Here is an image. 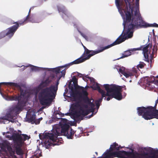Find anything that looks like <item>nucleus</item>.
<instances>
[{
  "label": "nucleus",
  "instance_id": "nucleus-1",
  "mask_svg": "<svg viewBox=\"0 0 158 158\" xmlns=\"http://www.w3.org/2000/svg\"><path fill=\"white\" fill-rule=\"evenodd\" d=\"M132 10L130 12V19L128 20L126 19L125 23L123 24H128V31L122 37V39L124 40V41L128 38H131L133 36V30L134 29H138L141 28H146L148 27H158V24L156 23L153 24H149L144 21L139 12V11H136L135 15L133 16L132 19H131V14Z\"/></svg>",
  "mask_w": 158,
  "mask_h": 158
},
{
  "label": "nucleus",
  "instance_id": "nucleus-2",
  "mask_svg": "<svg viewBox=\"0 0 158 158\" xmlns=\"http://www.w3.org/2000/svg\"><path fill=\"white\" fill-rule=\"evenodd\" d=\"M121 35H120L117 40L112 44L105 47H100L99 49L94 51L89 50L86 48H85V52L81 56L70 63V64L73 65L74 64H77L81 63L85 61L86 60H88L92 56L95 54L102 52L104 50L108 49L111 47L119 44L124 41L123 39H122Z\"/></svg>",
  "mask_w": 158,
  "mask_h": 158
},
{
  "label": "nucleus",
  "instance_id": "nucleus-3",
  "mask_svg": "<svg viewBox=\"0 0 158 158\" xmlns=\"http://www.w3.org/2000/svg\"><path fill=\"white\" fill-rule=\"evenodd\" d=\"M121 35H120L117 40L112 44L105 47H100L99 49L94 51L89 50L86 48H85V52L81 56L70 63V64L73 65L74 64H77L81 63L85 61L86 60H88L92 56L95 54L102 52L104 50L108 49L111 47L119 44L124 41L123 39H122Z\"/></svg>",
  "mask_w": 158,
  "mask_h": 158
},
{
  "label": "nucleus",
  "instance_id": "nucleus-4",
  "mask_svg": "<svg viewBox=\"0 0 158 158\" xmlns=\"http://www.w3.org/2000/svg\"><path fill=\"white\" fill-rule=\"evenodd\" d=\"M66 73V69H64L61 72V75L57 77L56 85H51L49 87H47L42 90L40 93V98L44 101H47L49 97H55L58 89V86L59 83V81L62 77H64Z\"/></svg>",
  "mask_w": 158,
  "mask_h": 158
},
{
  "label": "nucleus",
  "instance_id": "nucleus-5",
  "mask_svg": "<svg viewBox=\"0 0 158 158\" xmlns=\"http://www.w3.org/2000/svg\"><path fill=\"white\" fill-rule=\"evenodd\" d=\"M52 133L46 132L41 135H39L40 139H43L44 141L43 146L46 148H48L52 145L51 142H53L56 141L57 137L60 134V130L58 129H53Z\"/></svg>",
  "mask_w": 158,
  "mask_h": 158
},
{
  "label": "nucleus",
  "instance_id": "nucleus-6",
  "mask_svg": "<svg viewBox=\"0 0 158 158\" xmlns=\"http://www.w3.org/2000/svg\"><path fill=\"white\" fill-rule=\"evenodd\" d=\"M104 87L106 90H107L108 92L110 91L112 93V96L115 99L120 100L123 98L122 95L121 94L122 87L115 84H111L109 85L108 84H104Z\"/></svg>",
  "mask_w": 158,
  "mask_h": 158
},
{
  "label": "nucleus",
  "instance_id": "nucleus-7",
  "mask_svg": "<svg viewBox=\"0 0 158 158\" xmlns=\"http://www.w3.org/2000/svg\"><path fill=\"white\" fill-rule=\"evenodd\" d=\"M158 103V98L156 100L154 106H148L146 107L142 106L137 108V112L139 116H142L144 118L145 116H152V114L157 112L156 106Z\"/></svg>",
  "mask_w": 158,
  "mask_h": 158
},
{
  "label": "nucleus",
  "instance_id": "nucleus-8",
  "mask_svg": "<svg viewBox=\"0 0 158 158\" xmlns=\"http://www.w3.org/2000/svg\"><path fill=\"white\" fill-rule=\"evenodd\" d=\"M15 24L12 26L3 30L0 32V39L3 38L6 36L9 38H11L14 35L15 31L18 28L19 25L18 22H14L13 21L12 24Z\"/></svg>",
  "mask_w": 158,
  "mask_h": 158
},
{
  "label": "nucleus",
  "instance_id": "nucleus-9",
  "mask_svg": "<svg viewBox=\"0 0 158 158\" xmlns=\"http://www.w3.org/2000/svg\"><path fill=\"white\" fill-rule=\"evenodd\" d=\"M52 80H50L49 79H47L44 81H42L38 86V89L39 90V92L38 94V97L40 103L43 105H46L48 104L51 100V98L49 97V99L47 101H44L42 99L40 96V93L42 90L44 88L48 87L49 84L52 82Z\"/></svg>",
  "mask_w": 158,
  "mask_h": 158
},
{
  "label": "nucleus",
  "instance_id": "nucleus-10",
  "mask_svg": "<svg viewBox=\"0 0 158 158\" xmlns=\"http://www.w3.org/2000/svg\"><path fill=\"white\" fill-rule=\"evenodd\" d=\"M69 126L67 124H63L61 126L60 129V128H56L55 129H58L60 130L59 135H63L67 136L69 139H72L74 135V131L72 129H69Z\"/></svg>",
  "mask_w": 158,
  "mask_h": 158
},
{
  "label": "nucleus",
  "instance_id": "nucleus-11",
  "mask_svg": "<svg viewBox=\"0 0 158 158\" xmlns=\"http://www.w3.org/2000/svg\"><path fill=\"white\" fill-rule=\"evenodd\" d=\"M125 3L126 4V5L124 4V2H123L122 1L120 2V3L121 4V8L119 9H118V8H117L118 10L121 13L120 11H122V10H123L124 13H125V18H124V22L123 23V25L124 26V30L123 32V33H122L121 35V37H123V35H124V34L127 32L128 31V24H125V25L124 26V23H125V20L126 19V13H127V11H129V5L128 3H127V9L126 8V2H125ZM117 8H118L117 7ZM122 13H123V12H122Z\"/></svg>",
  "mask_w": 158,
  "mask_h": 158
},
{
  "label": "nucleus",
  "instance_id": "nucleus-12",
  "mask_svg": "<svg viewBox=\"0 0 158 158\" xmlns=\"http://www.w3.org/2000/svg\"><path fill=\"white\" fill-rule=\"evenodd\" d=\"M31 12V8L29 10L27 15L23 20H21L17 22L19 25H24L27 23L28 22L32 23H39L42 21V19L40 17H36L34 19L31 17H30Z\"/></svg>",
  "mask_w": 158,
  "mask_h": 158
},
{
  "label": "nucleus",
  "instance_id": "nucleus-13",
  "mask_svg": "<svg viewBox=\"0 0 158 158\" xmlns=\"http://www.w3.org/2000/svg\"><path fill=\"white\" fill-rule=\"evenodd\" d=\"M18 85L17 86H15L17 88L20 92V95L19 96H10L9 97V99L10 100L13 101H18L20 100L21 98L26 97L27 95V94H28V92L27 90H23L21 88L20 85H19L17 83Z\"/></svg>",
  "mask_w": 158,
  "mask_h": 158
},
{
  "label": "nucleus",
  "instance_id": "nucleus-14",
  "mask_svg": "<svg viewBox=\"0 0 158 158\" xmlns=\"http://www.w3.org/2000/svg\"><path fill=\"white\" fill-rule=\"evenodd\" d=\"M113 155H116L118 157H120L123 156H125L131 158H135V154L130 152H126L124 151H119L117 152H114L112 153Z\"/></svg>",
  "mask_w": 158,
  "mask_h": 158
},
{
  "label": "nucleus",
  "instance_id": "nucleus-15",
  "mask_svg": "<svg viewBox=\"0 0 158 158\" xmlns=\"http://www.w3.org/2000/svg\"><path fill=\"white\" fill-rule=\"evenodd\" d=\"M11 139L13 141L15 145H21L23 143L22 135L18 133L13 134Z\"/></svg>",
  "mask_w": 158,
  "mask_h": 158
},
{
  "label": "nucleus",
  "instance_id": "nucleus-16",
  "mask_svg": "<svg viewBox=\"0 0 158 158\" xmlns=\"http://www.w3.org/2000/svg\"><path fill=\"white\" fill-rule=\"evenodd\" d=\"M27 95L26 97L24 98L22 97L20 100H18V102L15 107V109H16L17 111H21L23 107L25 106L26 103L25 101V99L27 97L29 96V94H27Z\"/></svg>",
  "mask_w": 158,
  "mask_h": 158
},
{
  "label": "nucleus",
  "instance_id": "nucleus-17",
  "mask_svg": "<svg viewBox=\"0 0 158 158\" xmlns=\"http://www.w3.org/2000/svg\"><path fill=\"white\" fill-rule=\"evenodd\" d=\"M14 110H10L5 116L1 117V118L2 120H6L11 122H14Z\"/></svg>",
  "mask_w": 158,
  "mask_h": 158
},
{
  "label": "nucleus",
  "instance_id": "nucleus-18",
  "mask_svg": "<svg viewBox=\"0 0 158 158\" xmlns=\"http://www.w3.org/2000/svg\"><path fill=\"white\" fill-rule=\"evenodd\" d=\"M152 45L148 44L145 46V45L142 46V50L143 54V56L145 58V60L147 61H149V55H148V48H152Z\"/></svg>",
  "mask_w": 158,
  "mask_h": 158
},
{
  "label": "nucleus",
  "instance_id": "nucleus-19",
  "mask_svg": "<svg viewBox=\"0 0 158 158\" xmlns=\"http://www.w3.org/2000/svg\"><path fill=\"white\" fill-rule=\"evenodd\" d=\"M11 144L8 141H5L2 144V147L6 148L9 153L11 155L14 154L15 153V151L11 147Z\"/></svg>",
  "mask_w": 158,
  "mask_h": 158
},
{
  "label": "nucleus",
  "instance_id": "nucleus-20",
  "mask_svg": "<svg viewBox=\"0 0 158 158\" xmlns=\"http://www.w3.org/2000/svg\"><path fill=\"white\" fill-rule=\"evenodd\" d=\"M70 63L67 64H66L64 66H61L58 67H56L55 68H51L49 70V71H51L53 73H55L56 74V76L58 77V74L60 73H61V68H64V67L68 68L70 66L72 65H70Z\"/></svg>",
  "mask_w": 158,
  "mask_h": 158
},
{
  "label": "nucleus",
  "instance_id": "nucleus-21",
  "mask_svg": "<svg viewBox=\"0 0 158 158\" xmlns=\"http://www.w3.org/2000/svg\"><path fill=\"white\" fill-rule=\"evenodd\" d=\"M123 148L121 147L120 146H118V145L116 143H114L113 144L111 145L110 148V151H112L114 150H118L120 148Z\"/></svg>",
  "mask_w": 158,
  "mask_h": 158
},
{
  "label": "nucleus",
  "instance_id": "nucleus-22",
  "mask_svg": "<svg viewBox=\"0 0 158 158\" xmlns=\"http://www.w3.org/2000/svg\"><path fill=\"white\" fill-rule=\"evenodd\" d=\"M15 147V151L16 154L18 155H20L23 154V151L21 148L22 144L21 145H16Z\"/></svg>",
  "mask_w": 158,
  "mask_h": 158
},
{
  "label": "nucleus",
  "instance_id": "nucleus-23",
  "mask_svg": "<svg viewBox=\"0 0 158 158\" xmlns=\"http://www.w3.org/2000/svg\"><path fill=\"white\" fill-rule=\"evenodd\" d=\"M152 116H145L144 119L146 120H150L154 118L158 119V110H157V112H155V113L152 114Z\"/></svg>",
  "mask_w": 158,
  "mask_h": 158
},
{
  "label": "nucleus",
  "instance_id": "nucleus-24",
  "mask_svg": "<svg viewBox=\"0 0 158 158\" xmlns=\"http://www.w3.org/2000/svg\"><path fill=\"white\" fill-rule=\"evenodd\" d=\"M131 1V0H130V1ZM136 1V10L134 11V14H133V8L132 7H131V9L132 10V13L131 14V19H132L133 16L135 14V12L136 11H139V0H135ZM130 4L131 3H130Z\"/></svg>",
  "mask_w": 158,
  "mask_h": 158
},
{
  "label": "nucleus",
  "instance_id": "nucleus-25",
  "mask_svg": "<svg viewBox=\"0 0 158 158\" xmlns=\"http://www.w3.org/2000/svg\"><path fill=\"white\" fill-rule=\"evenodd\" d=\"M130 50H127L124 52V53L122 54V56L119 58H118L117 60H119L120 59L123 58L125 57H127L131 55V52Z\"/></svg>",
  "mask_w": 158,
  "mask_h": 158
},
{
  "label": "nucleus",
  "instance_id": "nucleus-26",
  "mask_svg": "<svg viewBox=\"0 0 158 158\" xmlns=\"http://www.w3.org/2000/svg\"><path fill=\"white\" fill-rule=\"evenodd\" d=\"M81 115L79 111L75 112L73 114L74 117L75 118V120L79 121H81L82 119V118H80Z\"/></svg>",
  "mask_w": 158,
  "mask_h": 158
},
{
  "label": "nucleus",
  "instance_id": "nucleus-27",
  "mask_svg": "<svg viewBox=\"0 0 158 158\" xmlns=\"http://www.w3.org/2000/svg\"><path fill=\"white\" fill-rule=\"evenodd\" d=\"M107 90H106L107 91L106 93V92L103 90H102V91L100 93V94H101L102 96V98L105 97V98L104 99V100H106V96H110V94H109L111 93L110 91L108 92V89Z\"/></svg>",
  "mask_w": 158,
  "mask_h": 158
},
{
  "label": "nucleus",
  "instance_id": "nucleus-28",
  "mask_svg": "<svg viewBox=\"0 0 158 158\" xmlns=\"http://www.w3.org/2000/svg\"><path fill=\"white\" fill-rule=\"evenodd\" d=\"M36 115L34 114L31 115L29 118H28V120L29 122H31L32 124H34L35 123V120Z\"/></svg>",
  "mask_w": 158,
  "mask_h": 158
},
{
  "label": "nucleus",
  "instance_id": "nucleus-29",
  "mask_svg": "<svg viewBox=\"0 0 158 158\" xmlns=\"http://www.w3.org/2000/svg\"><path fill=\"white\" fill-rule=\"evenodd\" d=\"M134 73L132 71H127L123 75L125 77L127 78H128L129 77L133 76L134 75Z\"/></svg>",
  "mask_w": 158,
  "mask_h": 158
},
{
  "label": "nucleus",
  "instance_id": "nucleus-30",
  "mask_svg": "<svg viewBox=\"0 0 158 158\" xmlns=\"http://www.w3.org/2000/svg\"><path fill=\"white\" fill-rule=\"evenodd\" d=\"M145 65H146V64L144 63L140 62L139 64L137 66V67L138 69L139 68L143 69L144 68Z\"/></svg>",
  "mask_w": 158,
  "mask_h": 158
},
{
  "label": "nucleus",
  "instance_id": "nucleus-31",
  "mask_svg": "<svg viewBox=\"0 0 158 158\" xmlns=\"http://www.w3.org/2000/svg\"><path fill=\"white\" fill-rule=\"evenodd\" d=\"M82 98L83 101L85 103L89 104L91 102V100L88 97H82Z\"/></svg>",
  "mask_w": 158,
  "mask_h": 158
},
{
  "label": "nucleus",
  "instance_id": "nucleus-32",
  "mask_svg": "<svg viewBox=\"0 0 158 158\" xmlns=\"http://www.w3.org/2000/svg\"><path fill=\"white\" fill-rule=\"evenodd\" d=\"M82 133V131L80 129H78L75 132H74V134H75L76 136L79 137V136H81V135H80V134Z\"/></svg>",
  "mask_w": 158,
  "mask_h": 158
},
{
  "label": "nucleus",
  "instance_id": "nucleus-33",
  "mask_svg": "<svg viewBox=\"0 0 158 158\" xmlns=\"http://www.w3.org/2000/svg\"><path fill=\"white\" fill-rule=\"evenodd\" d=\"M95 89L98 90L100 93L103 90L101 89L99 84L98 83H96V85Z\"/></svg>",
  "mask_w": 158,
  "mask_h": 158
},
{
  "label": "nucleus",
  "instance_id": "nucleus-34",
  "mask_svg": "<svg viewBox=\"0 0 158 158\" xmlns=\"http://www.w3.org/2000/svg\"><path fill=\"white\" fill-rule=\"evenodd\" d=\"M74 87H75V89H78L79 90H81L82 91H83V90H84L85 88L84 87L80 86L79 85H78L77 84V85H76Z\"/></svg>",
  "mask_w": 158,
  "mask_h": 158
},
{
  "label": "nucleus",
  "instance_id": "nucleus-35",
  "mask_svg": "<svg viewBox=\"0 0 158 158\" xmlns=\"http://www.w3.org/2000/svg\"><path fill=\"white\" fill-rule=\"evenodd\" d=\"M73 83L74 84V86H75L77 84V79L76 78L75 76H74L73 78Z\"/></svg>",
  "mask_w": 158,
  "mask_h": 158
},
{
  "label": "nucleus",
  "instance_id": "nucleus-36",
  "mask_svg": "<svg viewBox=\"0 0 158 158\" xmlns=\"http://www.w3.org/2000/svg\"><path fill=\"white\" fill-rule=\"evenodd\" d=\"M31 69L32 71H37L39 70V68L37 67L34 66L33 65H31Z\"/></svg>",
  "mask_w": 158,
  "mask_h": 158
},
{
  "label": "nucleus",
  "instance_id": "nucleus-37",
  "mask_svg": "<svg viewBox=\"0 0 158 158\" xmlns=\"http://www.w3.org/2000/svg\"><path fill=\"white\" fill-rule=\"evenodd\" d=\"M79 111L80 112L81 115L85 116V110H84L83 109L81 108L80 109Z\"/></svg>",
  "mask_w": 158,
  "mask_h": 158
},
{
  "label": "nucleus",
  "instance_id": "nucleus-38",
  "mask_svg": "<svg viewBox=\"0 0 158 158\" xmlns=\"http://www.w3.org/2000/svg\"><path fill=\"white\" fill-rule=\"evenodd\" d=\"M82 95H83L82 98L88 97V93L86 90H84L82 91Z\"/></svg>",
  "mask_w": 158,
  "mask_h": 158
},
{
  "label": "nucleus",
  "instance_id": "nucleus-39",
  "mask_svg": "<svg viewBox=\"0 0 158 158\" xmlns=\"http://www.w3.org/2000/svg\"><path fill=\"white\" fill-rule=\"evenodd\" d=\"M78 32H79V33L81 34V35L86 40H87L88 39V36L85 34L82 33V32H81L79 30H78Z\"/></svg>",
  "mask_w": 158,
  "mask_h": 158
},
{
  "label": "nucleus",
  "instance_id": "nucleus-40",
  "mask_svg": "<svg viewBox=\"0 0 158 158\" xmlns=\"http://www.w3.org/2000/svg\"><path fill=\"white\" fill-rule=\"evenodd\" d=\"M157 50L158 48L157 46L156 45H154L152 53H154L156 52H157Z\"/></svg>",
  "mask_w": 158,
  "mask_h": 158
},
{
  "label": "nucleus",
  "instance_id": "nucleus-41",
  "mask_svg": "<svg viewBox=\"0 0 158 158\" xmlns=\"http://www.w3.org/2000/svg\"><path fill=\"white\" fill-rule=\"evenodd\" d=\"M22 136L23 137V142H24V141H25L27 139V137L28 136L26 134H22Z\"/></svg>",
  "mask_w": 158,
  "mask_h": 158
},
{
  "label": "nucleus",
  "instance_id": "nucleus-42",
  "mask_svg": "<svg viewBox=\"0 0 158 158\" xmlns=\"http://www.w3.org/2000/svg\"><path fill=\"white\" fill-rule=\"evenodd\" d=\"M77 95L76 93L74 91H72L70 94V95L73 98H75L76 97Z\"/></svg>",
  "mask_w": 158,
  "mask_h": 158
},
{
  "label": "nucleus",
  "instance_id": "nucleus-43",
  "mask_svg": "<svg viewBox=\"0 0 158 158\" xmlns=\"http://www.w3.org/2000/svg\"><path fill=\"white\" fill-rule=\"evenodd\" d=\"M118 72L121 73V74H123V75L124 73L126 72L123 69V68H120L119 69Z\"/></svg>",
  "mask_w": 158,
  "mask_h": 158
},
{
  "label": "nucleus",
  "instance_id": "nucleus-44",
  "mask_svg": "<svg viewBox=\"0 0 158 158\" xmlns=\"http://www.w3.org/2000/svg\"><path fill=\"white\" fill-rule=\"evenodd\" d=\"M58 10L59 11L62 12L63 13L66 15L65 13L66 12V11L64 10V9H61L59 7L58 8Z\"/></svg>",
  "mask_w": 158,
  "mask_h": 158
},
{
  "label": "nucleus",
  "instance_id": "nucleus-45",
  "mask_svg": "<svg viewBox=\"0 0 158 158\" xmlns=\"http://www.w3.org/2000/svg\"><path fill=\"white\" fill-rule=\"evenodd\" d=\"M88 104L90 107L91 108H94L95 105L94 104L91 102Z\"/></svg>",
  "mask_w": 158,
  "mask_h": 158
},
{
  "label": "nucleus",
  "instance_id": "nucleus-46",
  "mask_svg": "<svg viewBox=\"0 0 158 158\" xmlns=\"http://www.w3.org/2000/svg\"><path fill=\"white\" fill-rule=\"evenodd\" d=\"M95 108H90L89 109L90 113L92 112V114L91 115V116H93V113L94 112Z\"/></svg>",
  "mask_w": 158,
  "mask_h": 158
},
{
  "label": "nucleus",
  "instance_id": "nucleus-47",
  "mask_svg": "<svg viewBox=\"0 0 158 158\" xmlns=\"http://www.w3.org/2000/svg\"><path fill=\"white\" fill-rule=\"evenodd\" d=\"M67 121L68 120L65 118H61V122L62 123H64V124H66V123L67 122Z\"/></svg>",
  "mask_w": 158,
  "mask_h": 158
},
{
  "label": "nucleus",
  "instance_id": "nucleus-48",
  "mask_svg": "<svg viewBox=\"0 0 158 158\" xmlns=\"http://www.w3.org/2000/svg\"><path fill=\"white\" fill-rule=\"evenodd\" d=\"M85 78L89 79L90 78V77H89L88 75H86L85 74H84V76L83 77V79L84 81H85Z\"/></svg>",
  "mask_w": 158,
  "mask_h": 158
},
{
  "label": "nucleus",
  "instance_id": "nucleus-49",
  "mask_svg": "<svg viewBox=\"0 0 158 158\" xmlns=\"http://www.w3.org/2000/svg\"><path fill=\"white\" fill-rule=\"evenodd\" d=\"M111 95L112 94H110V96H108V97L106 98V100L107 101H109L111 99H112L113 98H114Z\"/></svg>",
  "mask_w": 158,
  "mask_h": 158
},
{
  "label": "nucleus",
  "instance_id": "nucleus-50",
  "mask_svg": "<svg viewBox=\"0 0 158 158\" xmlns=\"http://www.w3.org/2000/svg\"><path fill=\"white\" fill-rule=\"evenodd\" d=\"M95 103L97 109H98L100 106V103H98V102H95Z\"/></svg>",
  "mask_w": 158,
  "mask_h": 158
},
{
  "label": "nucleus",
  "instance_id": "nucleus-51",
  "mask_svg": "<svg viewBox=\"0 0 158 158\" xmlns=\"http://www.w3.org/2000/svg\"><path fill=\"white\" fill-rule=\"evenodd\" d=\"M40 119H35V124H38L40 123Z\"/></svg>",
  "mask_w": 158,
  "mask_h": 158
},
{
  "label": "nucleus",
  "instance_id": "nucleus-52",
  "mask_svg": "<svg viewBox=\"0 0 158 158\" xmlns=\"http://www.w3.org/2000/svg\"><path fill=\"white\" fill-rule=\"evenodd\" d=\"M89 109L85 110V116H86L90 113Z\"/></svg>",
  "mask_w": 158,
  "mask_h": 158
},
{
  "label": "nucleus",
  "instance_id": "nucleus-53",
  "mask_svg": "<svg viewBox=\"0 0 158 158\" xmlns=\"http://www.w3.org/2000/svg\"><path fill=\"white\" fill-rule=\"evenodd\" d=\"M142 46H141V47L139 48H134V50L135 51V50H142Z\"/></svg>",
  "mask_w": 158,
  "mask_h": 158
},
{
  "label": "nucleus",
  "instance_id": "nucleus-54",
  "mask_svg": "<svg viewBox=\"0 0 158 158\" xmlns=\"http://www.w3.org/2000/svg\"><path fill=\"white\" fill-rule=\"evenodd\" d=\"M103 98H102H102H99L97 100H96L95 102H98V103L101 102H102V99Z\"/></svg>",
  "mask_w": 158,
  "mask_h": 158
},
{
  "label": "nucleus",
  "instance_id": "nucleus-55",
  "mask_svg": "<svg viewBox=\"0 0 158 158\" xmlns=\"http://www.w3.org/2000/svg\"><path fill=\"white\" fill-rule=\"evenodd\" d=\"M77 73L78 74L77 75L79 76L80 77H83V76H84V74H81L80 73Z\"/></svg>",
  "mask_w": 158,
  "mask_h": 158
},
{
  "label": "nucleus",
  "instance_id": "nucleus-56",
  "mask_svg": "<svg viewBox=\"0 0 158 158\" xmlns=\"http://www.w3.org/2000/svg\"><path fill=\"white\" fill-rule=\"evenodd\" d=\"M57 114H60V115H61V117H63L64 116V114H62V113L61 112H60L58 113Z\"/></svg>",
  "mask_w": 158,
  "mask_h": 158
},
{
  "label": "nucleus",
  "instance_id": "nucleus-57",
  "mask_svg": "<svg viewBox=\"0 0 158 158\" xmlns=\"http://www.w3.org/2000/svg\"><path fill=\"white\" fill-rule=\"evenodd\" d=\"M51 77L52 79L53 80L55 78V76L54 75H52L51 76Z\"/></svg>",
  "mask_w": 158,
  "mask_h": 158
},
{
  "label": "nucleus",
  "instance_id": "nucleus-58",
  "mask_svg": "<svg viewBox=\"0 0 158 158\" xmlns=\"http://www.w3.org/2000/svg\"><path fill=\"white\" fill-rule=\"evenodd\" d=\"M89 79L90 80V81L91 82H92L94 80V79L93 78L90 77Z\"/></svg>",
  "mask_w": 158,
  "mask_h": 158
},
{
  "label": "nucleus",
  "instance_id": "nucleus-59",
  "mask_svg": "<svg viewBox=\"0 0 158 158\" xmlns=\"http://www.w3.org/2000/svg\"><path fill=\"white\" fill-rule=\"evenodd\" d=\"M155 153L158 155V150L155 151Z\"/></svg>",
  "mask_w": 158,
  "mask_h": 158
},
{
  "label": "nucleus",
  "instance_id": "nucleus-60",
  "mask_svg": "<svg viewBox=\"0 0 158 158\" xmlns=\"http://www.w3.org/2000/svg\"><path fill=\"white\" fill-rule=\"evenodd\" d=\"M39 119H40V120H42L43 119V118L42 117H41L40 118H39Z\"/></svg>",
  "mask_w": 158,
  "mask_h": 158
},
{
  "label": "nucleus",
  "instance_id": "nucleus-61",
  "mask_svg": "<svg viewBox=\"0 0 158 158\" xmlns=\"http://www.w3.org/2000/svg\"><path fill=\"white\" fill-rule=\"evenodd\" d=\"M74 26L75 27H77V25H76V24H74Z\"/></svg>",
  "mask_w": 158,
  "mask_h": 158
},
{
  "label": "nucleus",
  "instance_id": "nucleus-62",
  "mask_svg": "<svg viewBox=\"0 0 158 158\" xmlns=\"http://www.w3.org/2000/svg\"><path fill=\"white\" fill-rule=\"evenodd\" d=\"M69 114V113H67L66 114H65L66 115H68V114Z\"/></svg>",
  "mask_w": 158,
  "mask_h": 158
},
{
  "label": "nucleus",
  "instance_id": "nucleus-63",
  "mask_svg": "<svg viewBox=\"0 0 158 158\" xmlns=\"http://www.w3.org/2000/svg\"><path fill=\"white\" fill-rule=\"evenodd\" d=\"M85 107H86V108H87V105H86L85 106Z\"/></svg>",
  "mask_w": 158,
  "mask_h": 158
},
{
  "label": "nucleus",
  "instance_id": "nucleus-64",
  "mask_svg": "<svg viewBox=\"0 0 158 158\" xmlns=\"http://www.w3.org/2000/svg\"><path fill=\"white\" fill-rule=\"evenodd\" d=\"M151 157L152 158H154V156H151Z\"/></svg>",
  "mask_w": 158,
  "mask_h": 158
}]
</instances>
